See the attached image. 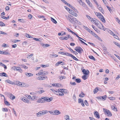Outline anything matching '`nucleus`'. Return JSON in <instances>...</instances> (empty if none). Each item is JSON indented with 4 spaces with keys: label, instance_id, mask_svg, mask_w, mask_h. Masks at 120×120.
<instances>
[{
    "label": "nucleus",
    "instance_id": "nucleus-19",
    "mask_svg": "<svg viewBox=\"0 0 120 120\" xmlns=\"http://www.w3.org/2000/svg\"><path fill=\"white\" fill-rule=\"evenodd\" d=\"M5 82L7 83H9L11 84H13L14 83L13 82L8 79L6 80H5Z\"/></svg>",
    "mask_w": 120,
    "mask_h": 120
},
{
    "label": "nucleus",
    "instance_id": "nucleus-64",
    "mask_svg": "<svg viewBox=\"0 0 120 120\" xmlns=\"http://www.w3.org/2000/svg\"><path fill=\"white\" fill-rule=\"evenodd\" d=\"M86 16L87 17L89 20H90L91 19V18L90 17V16L88 15H86Z\"/></svg>",
    "mask_w": 120,
    "mask_h": 120
},
{
    "label": "nucleus",
    "instance_id": "nucleus-60",
    "mask_svg": "<svg viewBox=\"0 0 120 120\" xmlns=\"http://www.w3.org/2000/svg\"><path fill=\"white\" fill-rule=\"evenodd\" d=\"M20 41L18 40H14L12 42L14 43H15L17 42H18Z\"/></svg>",
    "mask_w": 120,
    "mask_h": 120
},
{
    "label": "nucleus",
    "instance_id": "nucleus-55",
    "mask_svg": "<svg viewBox=\"0 0 120 120\" xmlns=\"http://www.w3.org/2000/svg\"><path fill=\"white\" fill-rule=\"evenodd\" d=\"M51 56L52 57H56L58 56V55H54V54H50Z\"/></svg>",
    "mask_w": 120,
    "mask_h": 120
},
{
    "label": "nucleus",
    "instance_id": "nucleus-21",
    "mask_svg": "<svg viewBox=\"0 0 120 120\" xmlns=\"http://www.w3.org/2000/svg\"><path fill=\"white\" fill-rule=\"evenodd\" d=\"M19 68L20 67H19L14 66L12 68V69L14 70L17 71L19 69Z\"/></svg>",
    "mask_w": 120,
    "mask_h": 120
},
{
    "label": "nucleus",
    "instance_id": "nucleus-3",
    "mask_svg": "<svg viewBox=\"0 0 120 120\" xmlns=\"http://www.w3.org/2000/svg\"><path fill=\"white\" fill-rule=\"evenodd\" d=\"M75 50L80 54H81L82 52L83 51V49L81 47L79 46L76 47L75 48Z\"/></svg>",
    "mask_w": 120,
    "mask_h": 120
},
{
    "label": "nucleus",
    "instance_id": "nucleus-46",
    "mask_svg": "<svg viewBox=\"0 0 120 120\" xmlns=\"http://www.w3.org/2000/svg\"><path fill=\"white\" fill-rule=\"evenodd\" d=\"M75 81L78 83H79L81 81V79H75Z\"/></svg>",
    "mask_w": 120,
    "mask_h": 120
},
{
    "label": "nucleus",
    "instance_id": "nucleus-23",
    "mask_svg": "<svg viewBox=\"0 0 120 120\" xmlns=\"http://www.w3.org/2000/svg\"><path fill=\"white\" fill-rule=\"evenodd\" d=\"M58 53L63 55H65L67 56H68L69 54V53H64L63 52H59Z\"/></svg>",
    "mask_w": 120,
    "mask_h": 120
},
{
    "label": "nucleus",
    "instance_id": "nucleus-56",
    "mask_svg": "<svg viewBox=\"0 0 120 120\" xmlns=\"http://www.w3.org/2000/svg\"><path fill=\"white\" fill-rule=\"evenodd\" d=\"M98 89L97 88L96 89H95L93 91V92L94 94H95L98 92Z\"/></svg>",
    "mask_w": 120,
    "mask_h": 120
},
{
    "label": "nucleus",
    "instance_id": "nucleus-49",
    "mask_svg": "<svg viewBox=\"0 0 120 120\" xmlns=\"http://www.w3.org/2000/svg\"><path fill=\"white\" fill-rule=\"evenodd\" d=\"M3 54H5V55H10V54L8 52H7L5 51H4L3 52Z\"/></svg>",
    "mask_w": 120,
    "mask_h": 120
},
{
    "label": "nucleus",
    "instance_id": "nucleus-54",
    "mask_svg": "<svg viewBox=\"0 0 120 120\" xmlns=\"http://www.w3.org/2000/svg\"><path fill=\"white\" fill-rule=\"evenodd\" d=\"M113 43L114 44H115L116 45L118 46V47H120V45L118 43L114 41Z\"/></svg>",
    "mask_w": 120,
    "mask_h": 120
},
{
    "label": "nucleus",
    "instance_id": "nucleus-58",
    "mask_svg": "<svg viewBox=\"0 0 120 120\" xmlns=\"http://www.w3.org/2000/svg\"><path fill=\"white\" fill-rule=\"evenodd\" d=\"M72 98L73 99H74V100L75 101H76V97L75 96V94H74V95H73V97H72Z\"/></svg>",
    "mask_w": 120,
    "mask_h": 120
},
{
    "label": "nucleus",
    "instance_id": "nucleus-45",
    "mask_svg": "<svg viewBox=\"0 0 120 120\" xmlns=\"http://www.w3.org/2000/svg\"><path fill=\"white\" fill-rule=\"evenodd\" d=\"M87 3L88 4V5L90 6V7H92V6L91 5L92 4L91 3V2L89 0H88V1H87Z\"/></svg>",
    "mask_w": 120,
    "mask_h": 120
},
{
    "label": "nucleus",
    "instance_id": "nucleus-26",
    "mask_svg": "<svg viewBox=\"0 0 120 120\" xmlns=\"http://www.w3.org/2000/svg\"><path fill=\"white\" fill-rule=\"evenodd\" d=\"M25 74L28 77H30L33 76V74L30 73H25Z\"/></svg>",
    "mask_w": 120,
    "mask_h": 120
},
{
    "label": "nucleus",
    "instance_id": "nucleus-9",
    "mask_svg": "<svg viewBox=\"0 0 120 120\" xmlns=\"http://www.w3.org/2000/svg\"><path fill=\"white\" fill-rule=\"evenodd\" d=\"M72 18L73 16L70 15L68 17L67 19L71 22L73 23V21H72Z\"/></svg>",
    "mask_w": 120,
    "mask_h": 120
},
{
    "label": "nucleus",
    "instance_id": "nucleus-11",
    "mask_svg": "<svg viewBox=\"0 0 120 120\" xmlns=\"http://www.w3.org/2000/svg\"><path fill=\"white\" fill-rule=\"evenodd\" d=\"M82 72L85 75H88L89 74V71L88 70L86 71L85 69H84L82 71Z\"/></svg>",
    "mask_w": 120,
    "mask_h": 120
},
{
    "label": "nucleus",
    "instance_id": "nucleus-42",
    "mask_svg": "<svg viewBox=\"0 0 120 120\" xmlns=\"http://www.w3.org/2000/svg\"><path fill=\"white\" fill-rule=\"evenodd\" d=\"M63 63V62H61L60 61H59L57 62L55 64L56 66H58L59 64H61V63Z\"/></svg>",
    "mask_w": 120,
    "mask_h": 120
},
{
    "label": "nucleus",
    "instance_id": "nucleus-37",
    "mask_svg": "<svg viewBox=\"0 0 120 120\" xmlns=\"http://www.w3.org/2000/svg\"><path fill=\"white\" fill-rule=\"evenodd\" d=\"M65 117V119L66 120H69V116L68 115H66L64 116Z\"/></svg>",
    "mask_w": 120,
    "mask_h": 120
},
{
    "label": "nucleus",
    "instance_id": "nucleus-28",
    "mask_svg": "<svg viewBox=\"0 0 120 120\" xmlns=\"http://www.w3.org/2000/svg\"><path fill=\"white\" fill-rule=\"evenodd\" d=\"M42 115L46 114L48 112L47 110L41 111Z\"/></svg>",
    "mask_w": 120,
    "mask_h": 120
},
{
    "label": "nucleus",
    "instance_id": "nucleus-20",
    "mask_svg": "<svg viewBox=\"0 0 120 120\" xmlns=\"http://www.w3.org/2000/svg\"><path fill=\"white\" fill-rule=\"evenodd\" d=\"M98 8L100 11L103 14H104V11L103 8L101 6H100L99 7H98Z\"/></svg>",
    "mask_w": 120,
    "mask_h": 120
},
{
    "label": "nucleus",
    "instance_id": "nucleus-52",
    "mask_svg": "<svg viewBox=\"0 0 120 120\" xmlns=\"http://www.w3.org/2000/svg\"><path fill=\"white\" fill-rule=\"evenodd\" d=\"M113 36H114V38L118 40H120V39L118 37L116 36L115 34H113Z\"/></svg>",
    "mask_w": 120,
    "mask_h": 120
},
{
    "label": "nucleus",
    "instance_id": "nucleus-5",
    "mask_svg": "<svg viewBox=\"0 0 120 120\" xmlns=\"http://www.w3.org/2000/svg\"><path fill=\"white\" fill-rule=\"evenodd\" d=\"M72 21H73V22L75 23H77L79 25H81V23L79 21H78L74 17H73L72 19Z\"/></svg>",
    "mask_w": 120,
    "mask_h": 120
},
{
    "label": "nucleus",
    "instance_id": "nucleus-59",
    "mask_svg": "<svg viewBox=\"0 0 120 120\" xmlns=\"http://www.w3.org/2000/svg\"><path fill=\"white\" fill-rule=\"evenodd\" d=\"M2 110L3 111L7 112L8 111V109L6 108H3Z\"/></svg>",
    "mask_w": 120,
    "mask_h": 120
},
{
    "label": "nucleus",
    "instance_id": "nucleus-39",
    "mask_svg": "<svg viewBox=\"0 0 120 120\" xmlns=\"http://www.w3.org/2000/svg\"><path fill=\"white\" fill-rule=\"evenodd\" d=\"M89 57L90 59L93 60L94 61H95V59L94 58V57L92 56H89Z\"/></svg>",
    "mask_w": 120,
    "mask_h": 120
},
{
    "label": "nucleus",
    "instance_id": "nucleus-1",
    "mask_svg": "<svg viewBox=\"0 0 120 120\" xmlns=\"http://www.w3.org/2000/svg\"><path fill=\"white\" fill-rule=\"evenodd\" d=\"M103 111L106 114H107V116L109 117H110L112 116V114L110 111L107 109L103 108Z\"/></svg>",
    "mask_w": 120,
    "mask_h": 120
},
{
    "label": "nucleus",
    "instance_id": "nucleus-34",
    "mask_svg": "<svg viewBox=\"0 0 120 120\" xmlns=\"http://www.w3.org/2000/svg\"><path fill=\"white\" fill-rule=\"evenodd\" d=\"M51 21L54 23L56 24L57 23V22L52 17H51Z\"/></svg>",
    "mask_w": 120,
    "mask_h": 120
},
{
    "label": "nucleus",
    "instance_id": "nucleus-63",
    "mask_svg": "<svg viewBox=\"0 0 120 120\" xmlns=\"http://www.w3.org/2000/svg\"><path fill=\"white\" fill-rule=\"evenodd\" d=\"M68 11H69V13L71 14V13H72L74 11H73L72 10L69 9V10Z\"/></svg>",
    "mask_w": 120,
    "mask_h": 120
},
{
    "label": "nucleus",
    "instance_id": "nucleus-7",
    "mask_svg": "<svg viewBox=\"0 0 120 120\" xmlns=\"http://www.w3.org/2000/svg\"><path fill=\"white\" fill-rule=\"evenodd\" d=\"M45 101L44 98H43L38 99L37 102L38 103H44Z\"/></svg>",
    "mask_w": 120,
    "mask_h": 120
},
{
    "label": "nucleus",
    "instance_id": "nucleus-61",
    "mask_svg": "<svg viewBox=\"0 0 120 120\" xmlns=\"http://www.w3.org/2000/svg\"><path fill=\"white\" fill-rule=\"evenodd\" d=\"M45 91L43 90H41L39 91L38 92L40 94H41L42 93L44 92Z\"/></svg>",
    "mask_w": 120,
    "mask_h": 120
},
{
    "label": "nucleus",
    "instance_id": "nucleus-13",
    "mask_svg": "<svg viewBox=\"0 0 120 120\" xmlns=\"http://www.w3.org/2000/svg\"><path fill=\"white\" fill-rule=\"evenodd\" d=\"M9 95L10 96V98L12 100H13L15 98V97L12 94L9 93Z\"/></svg>",
    "mask_w": 120,
    "mask_h": 120
},
{
    "label": "nucleus",
    "instance_id": "nucleus-18",
    "mask_svg": "<svg viewBox=\"0 0 120 120\" xmlns=\"http://www.w3.org/2000/svg\"><path fill=\"white\" fill-rule=\"evenodd\" d=\"M0 76H4L5 77H7L8 76L7 74L4 72L0 73Z\"/></svg>",
    "mask_w": 120,
    "mask_h": 120
},
{
    "label": "nucleus",
    "instance_id": "nucleus-57",
    "mask_svg": "<svg viewBox=\"0 0 120 120\" xmlns=\"http://www.w3.org/2000/svg\"><path fill=\"white\" fill-rule=\"evenodd\" d=\"M0 25L1 26H5V25L2 22L0 21Z\"/></svg>",
    "mask_w": 120,
    "mask_h": 120
},
{
    "label": "nucleus",
    "instance_id": "nucleus-15",
    "mask_svg": "<svg viewBox=\"0 0 120 120\" xmlns=\"http://www.w3.org/2000/svg\"><path fill=\"white\" fill-rule=\"evenodd\" d=\"M22 82H20L19 81H17L15 82V85H18V86L21 87V84Z\"/></svg>",
    "mask_w": 120,
    "mask_h": 120
},
{
    "label": "nucleus",
    "instance_id": "nucleus-6",
    "mask_svg": "<svg viewBox=\"0 0 120 120\" xmlns=\"http://www.w3.org/2000/svg\"><path fill=\"white\" fill-rule=\"evenodd\" d=\"M21 100L25 103H30V101L26 98L24 97L23 98H21Z\"/></svg>",
    "mask_w": 120,
    "mask_h": 120
},
{
    "label": "nucleus",
    "instance_id": "nucleus-40",
    "mask_svg": "<svg viewBox=\"0 0 120 120\" xmlns=\"http://www.w3.org/2000/svg\"><path fill=\"white\" fill-rule=\"evenodd\" d=\"M71 14L75 16H77L78 15L75 12L73 11L72 13H71Z\"/></svg>",
    "mask_w": 120,
    "mask_h": 120
},
{
    "label": "nucleus",
    "instance_id": "nucleus-47",
    "mask_svg": "<svg viewBox=\"0 0 120 120\" xmlns=\"http://www.w3.org/2000/svg\"><path fill=\"white\" fill-rule=\"evenodd\" d=\"M108 98L112 100H115V98L114 97H109Z\"/></svg>",
    "mask_w": 120,
    "mask_h": 120
},
{
    "label": "nucleus",
    "instance_id": "nucleus-41",
    "mask_svg": "<svg viewBox=\"0 0 120 120\" xmlns=\"http://www.w3.org/2000/svg\"><path fill=\"white\" fill-rule=\"evenodd\" d=\"M33 38L34 40L36 41H41V39L40 38L38 39V38Z\"/></svg>",
    "mask_w": 120,
    "mask_h": 120
},
{
    "label": "nucleus",
    "instance_id": "nucleus-16",
    "mask_svg": "<svg viewBox=\"0 0 120 120\" xmlns=\"http://www.w3.org/2000/svg\"><path fill=\"white\" fill-rule=\"evenodd\" d=\"M67 5L69 6L72 9L74 10L75 11L77 12V10L75 8L73 7L72 5L70 4L69 3L67 4Z\"/></svg>",
    "mask_w": 120,
    "mask_h": 120
},
{
    "label": "nucleus",
    "instance_id": "nucleus-24",
    "mask_svg": "<svg viewBox=\"0 0 120 120\" xmlns=\"http://www.w3.org/2000/svg\"><path fill=\"white\" fill-rule=\"evenodd\" d=\"M52 86L55 87H60V84L58 83L57 84L56 83H53L52 84Z\"/></svg>",
    "mask_w": 120,
    "mask_h": 120
},
{
    "label": "nucleus",
    "instance_id": "nucleus-48",
    "mask_svg": "<svg viewBox=\"0 0 120 120\" xmlns=\"http://www.w3.org/2000/svg\"><path fill=\"white\" fill-rule=\"evenodd\" d=\"M21 66L22 67V68H23L25 69H26L28 68V67L25 66V65L24 64L21 65Z\"/></svg>",
    "mask_w": 120,
    "mask_h": 120
},
{
    "label": "nucleus",
    "instance_id": "nucleus-44",
    "mask_svg": "<svg viewBox=\"0 0 120 120\" xmlns=\"http://www.w3.org/2000/svg\"><path fill=\"white\" fill-rule=\"evenodd\" d=\"M107 98V96L106 95H105L104 96L102 97V100L103 101H105L106 99Z\"/></svg>",
    "mask_w": 120,
    "mask_h": 120
},
{
    "label": "nucleus",
    "instance_id": "nucleus-50",
    "mask_svg": "<svg viewBox=\"0 0 120 120\" xmlns=\"http://www.w3.org/2000/svg\"><path fill=\"white\" fill-rule=\"evenodd\" d=\"M25 36L26 37H27L28 38H32V36H30V35H29V34H26Z\"/></svg>",
    "mask_w": 120,
    "mask_h": 120
},
{
    "label": "nucleus",
    "instance_id": "nucleus-10",
    "mask_svg": "<svg viewBox=\"0 0 120 120\" xmlns=\"http://www.w3.org/2000/svg\"><path fill=\"white\" fill-rule=\"evenodd\" d=\"M95 116L98 119H99L100 118V116L98 113L97 111L94 112V113Z\"/></svg>",
    "mask_w": 120,
    "mask_h": 120
},
{
    "label": "nucleus",
    "instance_id": "nucleus-17",
    "mask_svg": "<svg viewBox=\"0 0 120 120\" xmlns=\"http://www.w3.org/2000/svg\"><path fill=\"white\" fill-rule=\"evenodd\" d=\"M95 14L99 18V17H102L103 16L99 12H95Z\"/></svg>",
    "mask_w": 120,
    "mask_h": 120
},
{
    "label": "nucleus",
    "instance_id": "nucleus-32",
    "mask_svg": "<svg viewBox=\"0 0 120 120\" xmlns=\"http://www.w3.org/2000/svg\"><path fill=\"white\" fill-rule=\"evenodd\" d=\"M42 45L43 47H49L50 46V45L48 44H42Z\"/></svg>",
    "mask_w": 120,
    "mask_h": 120
},
{
    "label": "nucleus",
    "instance_id": "nucleus-62",
    "mask_svg": "<svg viewBox=\"0 0 120 120\" xmlns=\"http://www.w3.org/2000/svg\"><path fill=\"white\" fill-rule=\"evenodd\" d=\"M100 25L101 26V29L103 30H104V27L103 26V25L101 23H100Z\"/></svg>",
    "mask_w": 120,
    "mask_h": 120
},
{
    "label": "nucleus",
    "instance_id": "nucleus-35",
    "mask_svg": "<svg viewBox=\"0 0 120 120\" xmlns=\"http://www.w3.org/2000/svg\"><path fill=\"white\" fill-rule=\"evenodd\" d=\"M68 38H70V39L71 40V41H74V40L72 38L71 36L70 35H68Z\"/></svg>",
    "mask_w": 120,
    "mask_h": 120
},
{
    "label": "nucleus",
    "instance_id": "nucleus-36",
    "mask_svg": "<svg viewBox=\"0 0 120 120\" xmlns=\"http://www.w3.org/2000/svg\"><path fill=\"white\" fill-rule=\"evenodd\" d=\"M18 20L21 22H22L23 23L26 22L25 20L24 19H19Z\"/></svg>",
    "mask_w": 120,
    "mask_h": 120
},
{
    "label": "nucleus",
    "instance_id": "nucleus-29",
    "mask_svg": "<svg viewBox=\"0 0 120 120\" xmlns=\"http://www.w3.org/2000/svg\"><path fill=\"white\" fill-rule=\"evenodd\" d=\"M92 27L93 28V29L97 32L99 33L100 32V31L99 30L96 28H95V26H93V25H92Z\"/></svg>",
    "mask_w": 120,
    "mask_h": 120
},
{
    "label": "nucleus",
    "instance_id": "nucleus-31",
    "mask_svg": "<svg viewBox=\"0 0 120 120\" xmlns=\"http://www.w3.org/2000/svg\"><path fill=\"white\" fill-rule=\"evenodd\" d=\"M85 95V94L82 92H81V93L79 95V96L81 98H83L84 97V95Z\"/></svg>",
    "mask_w": 120,
    "mask_h": 120
},
{
    "label": "nucleus",
    "instance_id": "nucleus-4",
    "mask_svg": "<svg viewBox=\"0 0 120 120\" xmlns=\"http://www.w3.org/2000/svg\"><path fill=\"white\" fill-rule=\"evenodd\" d=\"M77 1L80 4L82 5L83 7H86V5L84 3L82 2L81 0H77Z\"/></svg>",
    "mask_w": 120,
    "mask_h": 120
},
{
    "label": "nucleus",
    "instance_id": "nucleus-38",
    "mask_svg": "<svg viewBox=\"0 0 120 120\" xmlns=\"http://www.w3.org/2000/svg\"><path fill=\"white\" fill-rule=\"evenodd\" d=\"M36 115L38 117H39L42 115L41 111H40L37 113L36 114Z\"/></svg>",
    "mask_w": 120,
    "mask_h": 120
},
{
    "label": "nucleus",
    "instance_id": "nucleus-12",
    "mask_svg": "<svg viewBox=\"0 0 120 120\" xmlns=\"http://www.w3.org/2000/svg\"><path fill=\"white\" fill-rule=\"evenodd\" d=\"M68 56L71 57L73 59L76 61L79 60L78 59H77L75 57L71 54L69 53Z\"/></svg>",
    "mask_w": 120,
    "mask_h": 120
},
{
    "label": "nucleus",
    "instance_id": "nucleus-2",
    "mask_svg": "<svg viewBox=\"0 0 120 120\" xmlns=\"http://www.w3.org/2000/svg\"><path fill=\"white\" fill-rule=\"evenodd\" d=\"M49 112L51 114L56 115H58L61 113L60 112L57 110L49 111Z\"/></svg>",
    "mask_w": 120,
    "mask_h": 120
},
{
    "label": "nucleus",
    "instance_id": "nucleus-33",
    "mask_svg": "<svg viewBox=\"0 0 120 120\" xmlns=\"http://www.w3.org/2000/svg\"><path fill=\"white\" fill-rule=\"evenodd\" d=\"M63 92L64 93L66 94H68L69 93L68 91L67 90L64 89H63Z\"/></svg>",
    "mask_w": 120,
    "mask_h": 120
},
{
    "label": "nucleus",
    "instance_id": "nucleus-8",
    "mask_svg": "<svg viewBox=\"0 0 120 120\" xmlns=\"http://www.w3.org/2000/svg\"><path fill=\"white\" fill-rule=\"evenodd\" d=\"M44 100L45 101H47L48 102H50L51 101L52 99V98H49L48 97H44Z\"/></svg>",
    "mask_w": 120,
    "mask_h": 120
},
{
    "label": "nucleus",
    "instance_id": "nucleus-22",
    "mask_svg": "<svg viewBox=\"0 0 120 120\" xmlns=\"http://www.w3.org/2000/svg\"><path fill=\"white\" fill-rule=\"evenodd\" d=\"M28 86V84H26L25 83L23 82H22L21 84V87H26Z\"/></svg>",
    "mask_w": 120,
    "mask_h": 120
},
{
    "label": "nucleus",
    "instance_id": "nucleus-30",
    "mask_svg": "<svg viewBox=\"0 0 120 120\" xmlns=\"http://www.w3.org/2000/svg\"><path fill=\"white\" fill-rule=\"evenodd\" d=\"M111 108L114 111H117V109L116 108H115L114 106L112 105L111 106Z\"/></svg>",
    "mask_w": 120,
    "mask_h": 120
},
{
    "label": "nucleus",
    "instance_id": "nucleus-43",
    "mask_svg": "<svg viewBox=\"0 0 120 120\" xmlns=\"http://www.w3.org/2000/svg\"><path fill=\"white\" fill-rule=\"evenodd\" d=\"M43 76H44L48 74V72L47 71H44L43 72Z\"/></svg>",
    "mask_w": 120,
    "mask_h": 120
},
{
    "label": "nucleus",
    "instance_id": "nucleus-27",
    "mask_svg": "<svg viewBox=\"0 0 120 120\" xmlns=\"http://www.w3.org/2000/svg\"><path fill=\"white\" fill-rule=\"evenodd\" d=\"M4 102L6 105L9 106L10 105L9 103L6 100V99H5V98H4Z\"/></svg>",
    "mask_w": 120,
    "mask_h": 120
},
{
    "label": "nucleus",
    "instance_id": "nucleus-53",
    "mask_svg": "<svg viewBox=\"0 0 120 120\" xmlns=\"http://www.w3.org/2000/svg\"><path fill=\"white\" fill-rule=\"evenodd\" d=\"M59 38L60 39L62 40H67V39L65 38H64V37H60Z\"/></svg>",
    "mask_w": 120,
    "mask_h": 120
},
{
    "label": "nucleus",
    "instance_id": "nucleus-51",
    "mask_svg": "<svg viewBox=\"0 0 120 120\" xmlns=\"http://www.w3.org/2000/svg\"><path fill=\"white\" fill-rule=\"evenodd\" d=\"M86 75H84L82 76V78L84 80H85L86 79H87V78L86 76Z\"/></svg>",
    "mask_w": 120,
    "mask_h": 120
},
{
    "label": "nucleus",
    "instance_id": "nucleus-25",
    "mask_svg": "<svg viewBox=\"0 0 120 120\" xmlns=\"http://www.w3.org/2000/svg\"><path fill=\"white\" fill-rule=\"evenodd\" d=\"M99 18H100V20L102 21V22L104 23L105 22V21L104 17L102 16V17H99Z\"/></svg>",
    "mask_w": 120,
    "mask_h": 120
},
{
    "label": "nucleus",
    "instance_id": "nucleus-14",
    "mask_svg": "<svg viewBox=\"0 0 120 120\" xmlns=\"http://www.w3.org/2000/svg\"><path fill=\"white\" fill-rule=\"evenodd\" d=\"M102 49L104 52V53L105 54L108 53H109L107 51V49L106 48L105 46H103Z\"/></svg>",
    "mask_w": 120,
    "mask_h": 120
}]
</instances>
